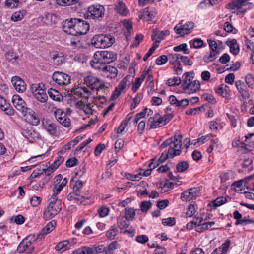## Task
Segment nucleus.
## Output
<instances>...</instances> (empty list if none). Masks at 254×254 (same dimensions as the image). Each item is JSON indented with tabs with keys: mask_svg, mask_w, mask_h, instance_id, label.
Returning <instances> with one entry per match:
<instances>
[{
	"mask_svg": "<svg viewBox=\"0 0 254 254\" xmlns=\"http://www.w3.org/2000/svg\"><path fill=\"white\" fill-rule=\"evenodd\" d=\"M64 161V158L63 156H59L51 164V165L47 169H43V172L45 173L47 175H49L51 173L53 172Z\"/></svg>",
	"mask_w": 254,
	"mask_h": 254,
	"instance_id": "nucleus-21",
	"label": "nucleus"
},
{
	"mask_svg": "<svg viewBox=\"0 0 254 254\" xmlns=\"http://www.w3.org/2000/svg\"><path fill=\"white\" fill-rule=\"evenodd\" d=\"M79 0H56V3L60 6H68L77 3Z\"/></svg>",
	"mask_w": 254,
	"mask_h": 254,
	"instance_id": "nucleus-37",
	"label": "nucleus"
},
{
	"mask_svg": "<svg viewBox=\"0 0 254 254\" xmlns=\"http://www.w3.org/2000/svg\"><path fill=\"white\" fill-rule=\"evenodd\" d=\"M57 199V194L55 193L53 194L50 199V202L48 206L52 207H60V205H61V202H58Z\"/></svg>",
	"mask_w": 254,
	"mask_h": 254,
	"instance_id": "nucleus-54",
	"label": "nucleus"
},
{
	"mask_svg": "<svg viewBox=\"0 0 254 254\" xmlns=\"http://www.w3.org/2000/svg\"><path fill=\"white\" fill-rule=\"evenodd\" d=\"M141 79L139 78H136L134 82L133 83V86L132 87V90L133 92H136L140 87L143 81Z\"/></svg>",
	"mask_w": 254,
	"mask_h": 254,
	"instance_id": "nucleus-60",
	"label": "nucleus"
},
{
	"mask_svg": "<svg viewBox=\"0 0 254 254\" xmlns=\"http://www.w3.org/2000/svg\"><path fill=\"white\" fill-rule=\"evenodd\" d=\"M69 241L68 240H64L58 243L55 246V249L57 251H60L64 248V251L67 249Z\"/></svg>",
	"mask_w": 254,
	"mask_h": 254,
	"instance_id": "nucleus-52",
	"label": "nucleus"
},
{
	"mask_svg": "<svg viewBox=\"0 0 254 254\" xmlns=\"http://www.w3.org/2000/svg\"><path fill=\"white\" fill-rule=\"evenodd\" d=\"M245 82L249 88H254V77L252 74H248L245 76Z\"/></svg>",
	"mask_w": 254,
	"mask_h": 254,
	"instance_id": "nucleus-43",
	"label": "nucleus"
},
{
	"mask_svg": "<svg viewBox=\"0 0 254 254\" xmlns=\"http://www.w3.org/2000/svg\"><path fill=\"white\" fill-rule=\"evenodd\" d=\"M116 9L118 13L124 16H127L128 13L127 8L126 7L125 4L121 1L118 3L116 7Z\"/></svg>",
	"mask_w": 254,
	"mask_h": 254,
	"instance_id": "nucleus-30",
	"label": "nucleus"
},
{
	"mask_svg": "<svg viewBox=\"0 0 254 254\" xmlns=\"http://www.w3.org/2000/svg\"><path fill=\"white\" fill-rule=\"evenodd\" d=\"M226 44L229 47L230 51L232 54L235 56L238 54L240 51V48L236 39H233L230 41H227Z\"/></svg>",
	"mask_w": 254,
	"mask_h": 254,
	"instance_id": "nucleus-24",
	"label": "nucleus"
},
{
	"mask_svg": "<svg viewBox=\"0 0 254 254\" xmlns=\"http://www.w3.org/2000/svg\"><path fill=\"white\" fill-rule=\"evenodd\" d=\"M101 74L105 77L114 78L117 76L118 70L114 66L106 64Z\"/></svg>",
	"mask_w": 254,
	"mask_h": 254,
	"instance_id": "nucleus-19",
	"label": "nucleus"
},
{
	"mask_svg": "<svg viewBox=\"0 0 254 254\" xmlns=\"http://www.w3.org/2000/svg\"><path fill=\"white\" fill-rule=\"evenodd\" d=\"M33 96L35 99L41 103H45L48 100V96L46 92L40 93L39 94L35 93Z\"/></svg>",
	"mask_w": 254,
	"mask_h": 254,
	"instance_id": "nucleus-45",
	"label": "nucleus"
},
{
	"mask_svg": "<svg viewBox=\"0 0 254 254\" xmlns=\"http://www.w3.org/2000/svg\"><path fill=\"white\" fill-rule=\"evenodd\" d=\"M11 81L16 91L23 93L26 90L27 85L24 81L19 76L13 77Z\"/></svg>",
	"mask_w": 254,
	"mask_h": 254,
	"instance_id": "nucleus-13",
	"label": "nucleus"
},
{
	"mask_svg": "<svg viewBox=\"0 0 254 254\" xmlns=\"http://www.w3.org/2000/svg\"><path fill=\"white\" fill-rule=\"evenodd\" d=\"M22 134L23 136L29 140L30 142H33L34 141L40 138V134L33 130L32 127H23L22 129Z\"/></svg>",
	"mask_w": 254,
	"mask_h": 254,
	"instance_id": "nucleus-11",
	"label": "nucleus"
},
{
	"mask_svg": "<svg viewBox=\"0 0 254 254\" xmlns=\"http://www.w3.org/2000/svg\"><path fill=\"white\" fill-rule=\"evenodd\" d=\"M139 19H144L148 22L154 23V19L157 15V9L154 7H148L140 11Z\"/></svg>",
	"mask_w": 254,
	"mask_h": 254,
	"instance_id": "nucleus-10",
	"label": "nucleus"
},
{
	"mask_svg": "<svg viewBox=\"0 0 254 254\" xmlns=\"http://www.w3.org/2000/svg\"><path fill=\"white\" fill-rule=\"evenodd\" d=\"M162 223L164 226H172L176 224V219L174 217H169L168 218L163 219Z\"/></svg>",
	"mask_w": 254,
	"mask_h": 254,
	"instance_id": "nucleus-53",
	"label": "nucleus"
},
{
	"mask_svg": "<svg viewBox=\"0 0 254 254\" xmlns=\"http://www.w3.org/2000/svg\"><path fill=\"white\" fill-rule=\"evenodd\" d=\"M46 235L44 234L41 231L40 232L37 234H33L29 236V239L34 241H40L42 239H44Z\"/></svg>",
	"mask_w": 254,
	"mask_h": 254,
	"instance_id": "nucleus-48",
	"label": "nucleus"
},
{
	"mask_svg": "<svg viewBox=\"0 0 254 254\" xmlns=\"http://www.w3.org/2000/svg\"><path fill=\"white\" fill-rule=\"evenodd\" d=\"M220 53V51H210L209 55H206L204 56L203 61L207 63L212 62L217 58Z\"/></svg>",
	"mask_w": 254,
	"mask_h": 254,
	"instance_id": "nucleus-31",
	"label": "nucleus"
},
{
	"mask_svg": "<svg viewBox=\"0 0 254 254\" xmlns=\"http://www.w3.org/2000/svg\"><path fill=\"white\" fill-rule=\"evenodd\" d=\"M227 201V200L226 198L224 197H218L214 200L209 203L208 206L214 209H216L217 207L225 204Z\"/></svg>",
	"mask_w": 254,
	"mask_h": 254,
	"instance_id": "nucleus-27",
	"label": "nucleus"
},
{
	"mask_svg": "<svg viewBox=\"0 0 254 254\" xmlns=\"http://www.w3.org/2000/svg\"><path fill=\"white\" fill-rule=\"evenodd\" d=\"M181 80L178 77H175L174 78H170L167 81V83L169 86L179 85L181 84Z\"/></svg>",
	"mask_w": 254,
	"mask_h": 254,
	"instance_id": "nucleus-57",
	"label": "nucleus"
},
{
	"mask_svg": "<svg viewBox=\"0 0 254 254\" xmlns=\"http://www.w3.org/2000/svg\"><path fill=\"white\" fill-rule=\"evenodd\" d=\"M32 241L30 239H29V236L23 240L17 247L18 252L22 253L27 250V253H31L34 249V246L32 245Z\"/></svg>",
	"mask_w": 254,
	"mask_h": 254,
	"instance_id": "nucleus-12",
	"label": "nucleus"
},
{
	"mask_svg": "<svg viewBox=\"0 0 254 254\" xmlns=\"http://www.w3.org/2000/svg\"><path fill=\"white\" fill-rule=\"evenodd\" d=\"M53 80L60 86L67 85L70 83L69 75L63 72H55L52 76Z\"/></svg>",
	"mask_w": 254,
	"mask_h": 254,
	"instance_id": "nucleus-9",
	"label": "nucleus"
},
{
	"mask_svg": "<svg viewBox=\"0 0 254 254\" xmlns=\"http://www.w3.org/2000/svg\"><path fill=\"white\" fill-rule=\"evenodd\" d=\"M180 55V54H170L168 56V60L171 64H176L178 62H180L179 61Z\"/></svg>",
	"mask_w": 254,
	"mask_h": 254,
	"instance_id": "nucleus-39",
	"label": "nucleus"
},
{
	"mask_svg": "<svg viewBox=\"0 0 254 254\" xmlns=\"http://www.w3.org/2000/svg\"><path fill=\"white\" fill-rule=\"evenodd\" d=\"M247 0H235L227 4V8L230 9H241L245 5Z\"/></svg>",
	"mask_w": 254,
	"mask_h": 254,
	"instance_id": "nucleus-26",
	"label": "nucleus"
},
{
	"mask_svg": "<svg viewBox=\"0 0 254 254\" xmlns=\"http://www.w3.org/2000/svg\"><path fill=\"white\" fill-rule=\"evenodd\" d=\"M194 75L193 71H190L185 73L182 76V88L189 94L196 92L200 88L199 81L193 80Z\"/></svg>",
	"mask_w": 254,
	"mask_h": 254,
	"instance_id": "nucleus-2",
	"label": "nucleus"
},
{
	"mask_svg": "<svg viewBox=\"0 0 254 254\" xmlns=\"http://www.w3.org/2000/svg\"><path fill=\"white\" fill-rule=\"evenodd\" d=\"M189 43L190 47L196 49L203 47L204 44L203 40L199 38H196L193 40L190 41Z\"/></svg>",
	"mask_w": 254,
	"mask_h": 254,
	"instance_id": "nucleus-38",
	"label": "nucleus"
},
{
	"mask_svg": "<svg viewBox=\"0 0 254 254\" xmlns=\"http://www.w3.org/2000/svg\"><path fill=\"white\" fill-rule=\"evenodd\" d=\"M189 166V163L187 161H182L177 164L176 169L178 172L182 173L187 170Z\"/></svg>",
	"mask_w": 254,
	"mask_h": 254,
	"instance_id": "nucleus-36",
	"label": "nucleus"
},
{
	"mask_svg": "<svg viewBox=\"0 0 254 254\" xmlns=\"http://www.w3.org/2000/svg\"><path fill=\"white\" fill-rule=\"evenodd\" d=\"M88 92L87 89H85L80 87H77L72 88L69 94H71V96L73 97L74 99H78L82 97H84L83 96V93H88Z\"/></svg>",
	"mask_w": 254,
	"mask_h": 254,
	"instance_id": "nucleus-25",
	"label": "nucleus"
},
{
	"mask_svg": "<svg viewBox=\"0 0 254 254\" xmlns=\"http://www.w3.org/2000/svg\"><path fill=\"white\" fill-rule=\"evenodd\" d=\"M235 84L239 93L247 87L245 83L240 80L236 81Z\"/></svg>",
	"mask_w": 254,
	"mask_h": 254,
	"instance_id": "nucleus-63",
	"label": "nucleus"
},
{
	"mask_svg": "<svg viewBox=\"0 0 254 254\" xmlns=\"http://www.w3.org/2000/svg\"><path fill=\"white\" fill-rule=\"evenodd\" d=\"M196 205L195 204H190L187 208L186 215L188 217L192 216L195 213Z\"/></svg>",
	"mask_w": 254,
	"mask_h": 254,
	"instance_id": "nucleus-59",
	"label": "nucleus"
},
{
	"mask_svg": "<svg viewBox=\"0 0 254 254\" xmlns=\"http://www.w3.org/2000/svg\"><path fill=\"white\" fill-rule=\"evenodd\" d=\"M105 9L103 6L97 4L89 6L85 14L88 19H98L102 18L105 15Z\"/></svg>",
	"mask_w": 254,
	"mask_h": 254,
	"instance_id": "nucleus-5",
	"label": "nucleus"
},
{
	"mask_svg": "<svg viewBox=\"0 0 254 254\" xmlns=\"http://www.w3.org/2000/svg\"><path fill=\"white\" fill-rule=\"evenodd\" d=\"M189 104V100L188 99H182L181 100H178L177 104L175 106L180 109L185 108Z\"/></svg>",
	"mask_w": 254,
	"mask_h": 254,
	"instance_id": "nucleus-49",
	"label": "nucleus"
},
{
	"mask_svg": "<svg viewBox=\"0 0 254 254\" xmlns=\"http://www.w3.org/2000/svg\"><path fill=\"white\" fill-rule=\"evenodd\" d=\"M231 242L227 239L220 247L215 249L211 254H227L231 248Z\"/></svg>",
	"mask_w": 254,
	"mask_h": 254,
	"instance_id": "nucleus-18",
	"label": "nucleus"
},
{
	"mask_svg": "<svg viewBox=\"0 0 254 254\" xmlns=\"http://www.w3.org/2000/svg\"><path fill=\"white\" fill-rule=\"evenodd\" d=\"M25 112H26V113L25 114L24 116L28 122L34 126H37L39 124V118L33 110L28 109V110H26Z\"/></svg>",
	"mask_w": 254,
	"mask_h": 254,
	"instance_id": "nucleus-17",
	"label": "nucleus"
},
{
	"mask_svg": "<svg viewBox=\"0 0 254 254\" xmlns=\"http://www.w3.org/2000/svg\"><path fill=\"white\" fill-rule=\"evenodd\" d=\"M170 32L168 30L163 31H159L158 29H154L153 31L152 35H154V38L161 41L164 39L166 36L169 35Z\"/></svg>",
	"mask_w": 254,
	"mask_h": 254,
	"instance_id": "nucleus-29",
	"label": "nucleus"
},
{
	"mask_svg": "<svg viewBox=\"0 0 254 254\" xmlns=\"http://www.w3.org/2000/svg\"><path fill=\"white\" fill-rule=\"evenodd\" d=\"M44 128L51 135H56L57 133V126L55 124L49 120H44L42 121Z\"/></svg>",
	"mask_w": 254,
	"mask_h": 254,
	"instance_id": "nucleus-20",
	"label": "nucleus"
},
{
	"mask_svg": "<svg viewBox=\"0 0 254 254\" xmlns=\"http://www.w3.org/2000/svg\"><path fill=\"white\" fill-rule=\"evenodd\" d=\"M143 98V94L141 93H138L133 99V104L132 105L131 109L132 110L135 109L137 105L140 103L141 100Z\"/></svg>",
	"mask_w": 254,
	"mask_h": 254,
	"instance_id": "nucleus-51",
	"label": "nucleus"
},
{
	"mask_svg": "<svg viewBox=\"0 0 254 254\" xmlns=\"http://www.w3.org/2000/svg\"><path fill=\"white\" fill-rule=\"evenodd\" d=\"M170 152V148H169L168 151L163 152L161 156L159 157V158L158 159V161L160 163H163L164 161H166V160L169 157V156L171 158H173L175 156H173V154L172 152Z\"/></svg>",
	"mask_w": 254,
	"mask_h": 254,
	"instance_id": "nucleus-41",
	"label": "nucleus"
},
{
	"mask_svg": "<svg viewBox=\"0 0 254 254\" xmlns=\"http://www.w3.org/2000/svg\"><path fill=\"white\" fill-rule=\"evenodd\" d=\"M117 224L121 231L128 228L130 225L129 221L120 215L118 219Z\"/></svg>",
	"mask_w": 254,
	"mask_h": 254,
	"instance_id": "nucleus-28",
	"label": "nucleus"
},
{
	"mask_svg": "<svg viewBox=\"0 0 254 254\" xmlns=\"http://www.w3.org/2000/svg\"><path fill=\"white\" fill-rule=\"evenodd\" d=\"M125 215L122 216L129 221L132 220L135 215V212L133 208H126L125 209Z\"/></svg>",
	"mask_w": 254,
	"mask_h": 254,
	"instance_id": "nucleus-32",
	"label": "nucleus"
},
{
	"mask_svg": "<svg viewBox=\"0 0 254 254\" xmlns=\"http://www.w3.org/2000/svg\"><path fill=\"white\" fill-rule=\"evenodd\" d=\"M95 56L100 57L101 62H104L105 64L113 62L117 58V54L115 52L109 51H97L95 53Z\"/></svg>",
	"mask_w": 254,
	"mask_h": 254,
	"instance_id": "nucleus-8",
	"label": "nucleus"
},
{
	"mask_svg": "<svg viewBox=\"0 0 254 254\" xmlns=\"http://www.w3.org/2000/svg\"><path fill=\"white\" fill-rule=\"evenodd\" d=\"M142 173L140 172L136 175H132L130 173H127L125 175L126 178L132 181H139L141 179Z\"/></svg>",
	"mask_w": 254,
	"mask_h": 254,
	"instance_id": "nucleus-50",
	"label": "nucleus"
},
{
	"mask_svg": "<svg viewBox=\"0 0 254 254\" xmlns=\"http://www.w3.org/2000/svg\"><path fill=\"white\" fill-rule=\"evenodd\" d=\"M85 42L84 40L82 39H71L70 41V45L72 46L76 47L77 49L85 47V45L83 42Z\"/></svg>",
	"mask_w": 254,
	"mask_h": 254,
	"instance_id": "nucleus-47",
	"label": "nucleus"
},
{
	"mask_svg": "<svg viewBox=\"0 0 254 254\" xmlns=\"http://www.w3.org/2000/svg\"><path fill=\"white\" fill-rule=\"evenodd\" d=\"M62 28L68 34L78 36L86 34L90 29V25L86 21L74 18L64 21Z\"/></svg>",
	"mask_w": 254,
	"mask_h": 254,
	"instance_id": "nucleus-1",
	"label": "nucleus"
},
{
	"mask_svg": "<svg viewBox=\"0 0 254 254\" xmlns=\"http://www.w3.org/2000/svg\"><path fill=\"white\" fill-rule=\"evenodd\" d=\"M85 135H84V136H78L76 137L74 140L70 141L69 142L64 146V149L65 150H69L71 147H73L77 144L80 141V140L83 139Z\"/></svg>",
	"mask_w": 254,
	"mask_h": 254,
	"instance_id": "nucleus-34",
	"label": "nucleus"
},
{
	"mask_svg": "<svg viewBox=\"0 0 254 254\" xmlns=\"http://www.w3.org/2000/svg\"><path fill=\"white\" fill-rule=\"evenodd\" d=\"M56 224V222L54 220H52L51 222H49L45 227H44L42 230L41 231L44 234L46 235V236L49 234L51 231L53 230V228L55 225Z\"/></svg>",
	"mask_w": 254,
	"mask_h": 254,
	"instance_id": "nucleus-35",
	"label": "nucleus"
},
{
	"mask_svg": "<svg viewBox=\"0 0 254 254\" xmlns=\"http://www.w3.org/2000/svg\"><path fill=\"white\" fill-rule=\"evenodd\" d=\"M31 90L33 95H34L35 93L39 94L40 93L45 92V90L43 89L41 84L40 83L32 84L31 86Z\"/></svg>",
	"mask_w": 254,
	"mask_h": 254,
	"instance_id": "nucleus-42",
	"label": "nucleus"
},
{
	"mask_svg": "<svg viewBox=\"0 0 254 254\" xmlns=\"http://www.w3.org/2000/svg\"><path fill=\"white\" fill-rule=\"evenodd\" d=\"M199 192L197 188H190L185 190L181 194V199L183 201H190L197 196Z\"/></svg>",
	"mask_w": 254,
	"mask_h": 254,
	"instance_id": "nucleus-15",
	"label": "nucleus"
},
{
	"mask_svg": "<svg viewBox=\"0 0 254 254\" xmlns=\"http://www.w3.org/2000/svg\"><path fill=\"white\" fill-rule=\"evenodd\" d=\"M61 210V207L48 206L45 209L43 218L46 220H50L59 213Z\"/></svg>",
	"mask_w": 254,
	"mask_h": 254,
	"instance_id": "nucleus-16",
	"label": "nucleus"
},
{
	"mask_svg": "<svg viewBox=\"0 0 254 254\" xmlns=\"http://www.w3.org/2000/svg\"><path fill=\"white\" fill-rule=\"evenodd\" d=\"M87 85L92 89L102 90L104 92L108 91V88L104 85V82L98 78L93 76H88L85 78Z\"/></svg>",
	"mask_w": 254,
	"mask_h": 254,
	"instance_id": "nucleus-6",
	"label": "nucleus"
},
{
	"mask_svg": "<svg viewBox=\"0 0 254 254\" xmlns=\"http://www.w3.org/2000/svg\"><path fill=\"white\" fill-rule=\"evenodd\" d=\"M5 57L7 60L12 63H14L18 58V56L13 52H8L5 54Z\"/></svg>",
	"mask_w": 254,
	"mask_h": 254,
	"instance_id": "nucleus-56",
	"label": "nucleus"
},
{
	"mask_svg": "<svg viewBox=\"0 0 254 254\" xmlns=\"http://www.w3.org/2000/svg\"><path fill=\"white\" fill-rule=\"evenodd\" d=\"M157 121L155 115L154 117H150L148 119L147 125L149 126L151 128L159 127L160 126L158 125Z\"/></svg>",
	"mask_w": 254,
	"mask_h": 254,
	"instance_id": "nucleus-44",
	"label": "nucleus"
},
{
	"mask_svg": "<svg viewBox=\"0 0 254 254\" xmlns=\"http://www.w3.org/2000/svg\"><path fill=\"white\" fill-rule=\"evenodd\" d=\"M115 42L114 36L111 35H96L91 40V45L97 48H105L111 46Z\"/></svg>",
	"mask_w": 254,
	"mask_h": 254,
	"instance_id": "nucleus-4",
	"label": "nucleus"
},
{
	"mask_svg": "<svg viewBox=\"0 0 254 254\" xmlns=\"http://www.w3.org/2000/svg\"><path fill=\"white\" fill-rule=\"evenodd\" d=\"M207 42L209 45V47L210 49V51H220L219 50H218V45L215 40L207 39Z\"/></svg>",
	"mask_w": 254,
	"mask_h": 254,
	"instance_id": "nucleus-62",
	"label": "nucleus"
},
{
	"mask_svg": "<svg viewBox=\"0 0 254 254\" xmlns=\"http://www.w3.org/2000/svg\"><path fill=\"white\" fill-rule=\"evenodd\" d=\"M118 232L117 228L115 226H112L106 232V236L110 240L115 238Z\"/></svg>",
	"mask_w": 254,
	"mask_h": 254,
	"instance_id": "nucleus-33",
	"label": "nucleus"
},
{
	"mask_svg": "<svg viewBox=\"0 0 254 254\" xmlns=\"http://www.w3.org/2000/svg\"><path fill=\"white\" fill-rule=\"evenodd\" d=\"M182 22L183 21H181L174 28L176 33L181 37L190 33L194 27V23L193 22L189 21L184 24H183Z\"/></svg>",
	"mask_w": 254,
	"mask_h": 254,
	"instance_id": "nucleus-7",
	"label": "nucleus"
},
{
	"mask_svg": "<svg viewBox=\"0 0 254 254\" xmlns=\"http://www.w3.org/2000/svg\"><path fill=\"white\" fill-rule=\"evenodd\" d=\"M202 97L204 98V100L208 101L211 104H214L216 102L215 98L211 94H204L203 95Z\"/></svg>",
	"mask_w": 254,
	"mask_h": 254,
	"instance_id": "nucleus-64",
	"label": "nucleus"
},
{
	"mask_svg": "<svg viewBox=\"0 0 254 254\" xmlns=\"http://www.w3.org/2000/svg\"><path fill=\"white\" fill-rule=\"evenodd\" d=\"M90 64L93 68L101 70V72H102L104 66L106 65L104 62H101L100 58L96 57L95 54H94V58L90 61Z\"/></svg>",
	"mask_w": 254,
	"mask_h": 254,
	"instance_id": "nucleus-23",
	"label": "nucleus"
},
{
	"mask_svg": "<svg viewBox=\"0 0 254 254\" xmlns=\"http://www.w3.org/2000/svg\"><path fill=\"white\" fill-rule=\"evenodd\" d=\"M19 3V0H6L5 1V5L11 8L16 7Z\"/></svg>",
	"mask_w": 254,
	"mask_h": 254,
	"instance_id": "nucleus-58",
	"label": "nucleus"
},
{
	"mask_svg": "<svg viewBox=\"0 0 254 254\" xmlns=\"http://www.w3.org/2000/svg\"><path fill=\"white\" fill-rule=\"evenodd\" d=\"M24 13H25L24 11H23L22 13L21 11H17L14 13L11 16V20L14 21H18L21 20L23 16Z\"/></svg>",
	"mask_w": 254,
	"mask_h": 254,
	"instance_id": "nucleus-55",
	"label": "nucleus"
},
{
	"mask_svg": "<svg viewBox=\"0 0 254 254\" xmlns=\"http://www.w3.org/2000/svg\"><path fill=\"white\" fill-rule=\"evenodd\" d=\"M12 102L15 107L22 113L28 110L26 107V103L19 95H14L12 98Z\"/></svg>",
	"mask_w": 254,
	"mask_h": 254,
	"instance_id": "nucleus-14",
	"label": "nucleus"
},
{
	"mask_svg": "<svg viewBox=\"0 0 254 254\" xmlns=\"http://www.w3.org/2000/svg\"><path fill=\"white\" fill-rule=\"evenodd\" d=\"M179 59H180L181 61L186 65H191L193 64L190 59L186 56L181 55L180 54Z\"/></svg>",
	"mask_w": 254,
	"mask_h": 254,
	"instance_id": "nucleus-61",
	"label": "nucleus"
},
{
	"mask_svg": "<svg viewBox=\"0 0 254 254\" xmlns=\"http://www.w3.org/2000/svg\"><path fill=\"white\" fill-rule=\"evenodd\" d=\"M54 115L58 122L62 120V118L67 116L65 113L61 109H56L54 112Z\"/></svg>",
	"mask_w": 254,
	"mask_h": 254,
	"instance_id": "nucleus-46",
	"label": "nucleus"
},
{
	"mask_svg": "<svg viewBox=\"0 0 254 254\" xmlns=\"http://www.w3.org/2000/svg\"><path fill=\"white\" fill-rule=\"evenodd\" d=\"M67 200L72 201L73 200L80 202L81 203L83 202L85 199L88 198L85 196L80 195V192L77 190H74L73 192L69 193L67 196Z\"/></svg>",
	"mask_w": 254,
	"mask_h": 254,
	"instance_id": "nucleus-22",
	"label": "nucleus"
},
{
	"mask_svg": "<svg viewBox=\"0 0 254 254\" xmlns=\"http://www.w3.org/2000/svg\"><path fill=\"white\" fill-rule=\"evenodd\" d=\"M182 136L180 134H175L173 137L169 138L164 141L160 145L161 149L166 147H170V152L173 154V156L179 155L181 153V139Z\"/></svg>",
	"mask_w": 254,
	"mask_h": 254,
	"instance_id": "nucleus-3",
	"label": "nucleus"
},
{
	"mask_svg": "<svg viewBox=\"0 0 254 254\" xmlns=\"http://www.w3.org/2000/svg\"><path fill=\"white\" fill-rule=\"evenodd\" d=\"M173 50L175 52L183 51L184 54H187L190 53L189 50L187 48V45L186 43H183L175 46L173 48Z\"/></svg>",
	"mask_w": 254,
	"mask_h": 254,
	"instance_id": "nucleus-40",
	"label": "nucleus"
}]
</instances>
